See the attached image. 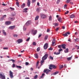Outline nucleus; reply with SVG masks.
Wrapping results in <instances>:
<instances>
[{"label": "nucleus", "mask_w": 79, "mask_h": 79, "mask_svg": "<svg viewBox=\"0 0 79 79\" xmlns=\"http://www.w3.org/2000/svg\"><path fill=\"white\" fill-rule=\"evenodd\" d=\"M48 55L47 54H45V55H44V56L42 58V60H41L40 61V63H41V66L42 65V64L44 62V60H45L47 58V57H48Z\"/></svg>", "instance_id": "1"}, {"label": "nucleus", "mask_w": 79, "mask_h": 79, "mask_svg": "<svg viewBox=\"0 0 79 79\" xmlns=\"http://www.w3.org/2000/svg\"><path fill=\"white\" fill-rule=\"evenodd\" d=\"M56 66L52 64H50L49 67V69H51V70L52 69V68H53V69H56Z\"/></svg>", "instance_id": "2"}, {"label": "nucleus", "mask_w": 79, "mask_h": 79, "mask_svg": "<svg viewBox=\"0 0 79 79\" xmlns=\"http://www.w3.org/2000/svg\"><path fill=\"white\" fill-rule=\"evenodd\" d=\"M43 72L44 73H46V74H48L49 73V72H51V70H49V69H46L44 70Z\"/></svg>", "instance_id": "3"}, {"label": "nucleus", "mask_w": 79, "mask_h": 79, "mask_svg": "<svg viewBox=\"0 0 79 79\" xmlns=\"http://www.w3.org/2000/svg\"><path fill=\"white\" fill-rule=\"evenodd\" d=\"M9 76L10 78H11L12 79L14 77V76H13V73L11 70L9 71Z\"/></svg>", "instance_id": "4"}, {"label": "nucleus", "mask_w": 79, "mask_h": 79, "mask_svg": "<svg viewBox=\"0 0 79 79\" xmlns=\"http://www.w3.org/2000/svg\"><path fill=\"white\" fill-rule=\"evenodd\" d=\"M31 21L28 20L26 23L25 25V26H28L30 25V24H31Z\"/></svg>", "instance_id": "5"}, {"label": "nucleus", "mask_w": 79, "mask_h": 79, "mask_svg": "<svg viewBox=\"0 0 79 79\" xmlns=\"http://www.w3.org/2000/svg\"><path fill=\"white\" fill-rule=\"evenodd\" d=\"M0 76L2 79H5V76L4 74H3L2 73H0Z\"/></svg>", "instance_id": "6"}, {"label": "nucleus", "mask_w": 79, "mask_h": 79, "mask_svg": "<svg viewBox=\"0 0 79 79\" xmlns=\"http://www.w3.org/2000/svg\"><path fill=\"white\" fill-rule=\"evenodd\" d=\"M52 45V46H55V45H56L55 44V39H53Z\"/></svg>", "instance_id": "7"}, {"label": "nucleus", "mask_w": 79, "mask_h": 79, "mask_svg": "<svg viewBox=\"0 0 79 79\" xmlns=\"http://www.w3.org/2000/svg\"><path fill=\"white\" fill-rule=\"evenodd\" d=\"M11 24V22L10 21H6L5 23V24L6 25H10Z\"/></svg>", "instance_id": "8"}, {"label": "nucleus", "mask_w": 79, "mask_h": 79, "mask_svg": "<svg viewBox=\"0 0 79 79\" xmlns=\"http://www.w3.org/2000/svg\"><path fill=\"white\" fill-rule=\"evenodd\" d=\"M47 15L44 14L41 15V17L42 19H44V18H47Z\"/></svg>", "instance_id": "9"}, {"label": "nucleus", "mask_w": 79, "mask_h": 79, "mask_svg": "<svg viewBox=\"0 0 79 79\" xmlns=\"http://www.w3.org/2000/svg\"><path fill=\"white\" fill-rule=\"evenodd\" d=\"M48 44L47 43L45 44L44 46V49L46 50V49H47V48H48Z\"/></svg>", "instance_id": "10"}, {"label": "nucleus", "mask_w": 79, "mask_h": 79, "mask_svg": "<svg viewBox=\"0 0 79 79\" xmlns=\"http://www.w3.org/2000/svg\"><path fill=\"white\" fill-rule=\"evenodd\" d=\"M30 5H31V1L30 0H28L27 2V5L28 7L30 6Z\"/></svg>", "instance_id": "11"}, {"label": "nucleus", "mask_w": 79, "mask_h": 79, "mask_svg": "<svg viewBox=\"0 0 79 79\" xmlns=\"http://www.w3.org/2000/svg\"><path fill=\"white\" fill-rule=\"evenodd\" d=\"M8 19L10 20V21H12L15 20V18L10 17L8 18Z\"/></svg>", "instance_id": "12"}, {"label": "nucleus", "mask_w": 79, "mask_h": 79, "mask_svg": "<svg viewBox=\"0 0 79 79\" xmlns=\"http://www.w3.org/2000/svg\"><path fill=\"white\" fill-rule=\"evenodd\" d=\"M15 26H10L9 27V29H15Z\"/></svg>", "instance_id": "13"}, {"label": "nucleus", "mask_w": 79, "mask_h": 79, "mask_svg": "<svg viewBox=\"0 0 79 79\" xmlns=\"http://www.w3.org/2000/svg\"><path fill=\"white\" fill-rule=\"evenodd\" d=\"M23 41V40L21 39H19L17 40V42H18V44H20V43H21Z\"/></svg>", "instance_id": "14"}, {"label": "nucleus", "mask_w": 79, "mask_h": 79, "mask_svg": "<svg viewBox=\"0 0 79 79\" xmlns=\"http://www.w3.org/2000/svg\"><path fill=\"white\" fill-rule=\"evenodd\" d=\"M62 48L63 49H66V45L62 44Z\"/></svg>", "instance_id": "15"}, {"label": "nucleus", "mask_w": 79, "mask_h": 79, "mask_svg": "<svg viewBox=\"0 0 79 79\" xmlns=\"http://www.w3.org/2000/svg\"><path fill=\"white\" fill-rule=\"evenodd\" d=\"M58 21L60 22V23H61L62 22V19L60 17H59L58 19Z\"/></svg>", "instance_id": "16"}, {"label": "nucleus", "mask_w": 79, "mask_h": 79, "mask_svg": "<svg viewBox=\"0 0 79 79\" xmlns=\"http://www.w3.org/2000/svg\"><path fill=\"white\" fill-rule=\"evenodd\" d=\"M75 17V16L74 14H72L70 15V18H74Z\"/></svg>", "instance_id": "17"}, {"label": "nucleus", "mask_w": 79, "mask_h": 79, "mask_svg": "<svg viewBox=\"0 0 79 79\" xmlns=\"http://www.w3.org/2000/svg\"><path fill=\"white\" fill-rule=\"evenodd\" d=\"M39 18V16L37 15L35 17V21H37V20H38Z\"/></svg>", "instance_id": "18"}, {"label": "nucleus", "mask_w": 79, "mask_h": 79, "mask_svg": "<svg viewBox=\"0 0 79 79\" xmlns=\"http://www.w3.org/2000/svg\"><path fill=\"white\" fill-rule=\"evenodd\" d=\"M25 6V4L23 3L22 5H21V8H24Z\"/></svg>", "instance_id": "19"}, {"label": "nucleus", "mask_w": 79, "mask_h": 79, "mask_svg": "<svg viewBox=\"0 0 79 79\" xmlns=\"http://www.w3.org/2000/svg\"><path fill=\"white\" fill-rule=\"evenodd\" d=\"M58 73H59V72L57 71L55 72V73H53V75H56V74H58Z\"/></svg>", "instance_id": "20"}, {"label": "nucleus", "mask_w": 79, "mask_h": 79, "mask_svg": "<svg viewBox=\"0 0 79 79\" xmlns=\"http://www.w3.org/2000/svg\"><path fill=\"white\" fill-rule=\"evenodd\" d=\"M2 33L4 35H6V32L5 31V30H2Z\"/></svg>", "instance_id": "21"}, {"label": "nucleus", "mask_w": 79, "mask_h": 79, "mask_svg": "<svg viewBox=\"0 0 79 79\" xmlns=\"http://www.w3.org/2000/svg\"><path fill=\"white\" fill-rule=\"evenodd\" d=\"M63 68V65H60L59 69H61L62 68Z\"/></svg>", "instance_id": "22"}, {"label": "nucleus", "mask_w": 79, "mask_h": 79, "mask_svg": "<svg viewBox=\"0 0 79 79\" xmlns=\"http://www.w3.org/2000/svg\"><path fill=\"white\" fill-rule=\"evenodd\" d=\"M35 56L36 58H39V57L38 56V54H35Z\"/></svg>", "instance_id": "23"}, {"label": "nucleus", "mask_w": 79, "mask_h": 79, "mask_svg": "<svg viewBox=\"0 0 79 79\" xmlns=\"http://www.w3.org/2000/svg\"><path fill=\"white\" fill-rule=\"evenodd\" d=\"M48 36L47 35H46L44 37V40H47V39H48Z\"/></svg>", "instance_id": "24"}, {"label": "nucleus", "mask_w": 79, "mask_h": 79, "mask_svg": "<svg viewBox=\"0 0 79 79\" xmlns=\"http://www.w3.org/2000/svg\"><path fill=\"white\" fill-rule=\"evenodd\" d=\"M37 33V31L35 30L34 31V32L33 33V35H34L35 34H36V33Z\"/></svg>", "instance_id": "25"}, {"label": "nucleus", "mask_w": 79, "mask_h": 79, "mask_svg": "<svg viewBox=\"0 0 79 79\" xmlns=\"http://www.w3.org/2000/svg\"><path fill=\"white\" fill-rule=\"evenodd\" d=\"M16 4L17 5V6L19 7V2H16Z\"/></svg>", "instance_id": "26"}, {"label": "nucleus", "mask_w": 79, "mask_h": 79, "mask_svg": "<svg viewBox=\"0 0 79 79\" xmlns=\"http://www.w3.org/2000/svg\"><path fill=\"white\" fill-rule=\"evenodd\" d=\"M71 58H72V56H71L70 57H68L67 58V60H68V61H69L71 59Z\"/></svg>", "instance_id": "27"}, {"label": "nucleus", "mask_w": 79, "mask_h": 79, "mask_svg": "<svg viewBox=\"0 0 79 79\" xmlns=\"http://www.w3.org/2000/svg\"><path fill=\"white\" fill-rule=\"evenodd\" d=\"M65 53H68V48H67L64 50Z\"/></svg>", "instance_id": "28"}, {"label": "nucleus", "mask_w": 79, "mask_h": 79, "mask_svg": "<svg viewBox=\"0 0 79 79\" xmlns=\"http://www.w3.org/2000/svg\"><path fill=\"white\" fill-rule=\"evenodd\" d=\"M18 36V35L17 34H15L14 35V37H17Z\"/></svg>", "instance_id": "29"}, {"label": "nucleus", "mask_w": 79, "mask_h": 79, "mask_svg": "<svg viewBox=\"0 0 79 79\" xmlns=\"http://www.w3.org/2000/svg\"><path fill=\"white\" fill-rule=\"evenodd\" d=\"M52 16H49V21H52Z\"/></svg>", "instance_id": "30"}, {"label": "nucleus", "mask_w": 79, "mask_h": 79, "mask_svg": "<svg viewBox=\"0 0 79 79\" xmlns=\"http://www.w3.org/2000/svg\"><path fill=\"white\" fill-rule=\"evenodd\" d=\"M63 35H64V37H67V36H68V34L66 33L63 34Z\"/></svg>", "instance_id": "31"}, {"label": "nucleus", "mask_w": 79, "mask_h": 79, "mask_svg": "<svg viewBox=\"0 0 79 79\" xmlns=\"http://www.w3.org/2000/svg\"><path fill=\"white\" fill-rule=\"evenodd\" d=\"M26 25H24L23 26V31H26Z\"/></svg>", "instance_id": "32"}, {"label": "nucleus", "mask_w": 79, "mask_h": 79, "mask_svg": "<svg viewBox=\"0 0 79 79\" xmlns=\"http://www.w3.org/2000/svg\"><path fill=\"white\" fill-rule=\"evenodd\" d=\"M16 68H19L20 69H21L22 67H21V66H18V65H16Z\"/></svg>", "instance_id": "33"}, {"label": "nucleus", "mask_w": 79, "mask_h": 79, "mask_svg": "<svg viewBox=\"0 0 79 79\" xmlns=\"http://www.w3.org/2000/svg\"><path fill=\"white\" fill-rule=\"evenodd\" d=\"M38 77V75H35L34 77V79H36Z\"/></svg>", "instance_id": "34"}, {"label": "nucleus", "mask_w": 79, "mask_h": 79, "mask_svg": "<svg viewBox=\"0 0 79 79\" xmlns=\"http://www.w3.org/2000/svg\"><path fill=\"white\" fill-rule=\"evenodd\" d=\"M10 61H12V62L13 63H15V60H13V59H10Z\"/></svg>", "instance_id": "35"}, {"label": "nucleus", "mask_w": 79, "mask_h": 79, "mask_svg": "<svg viewBox=\"0 0 79 79\" xmlns=\"http://www.w3.org/2000/svg\"><path fill=\"white\" fill-rule=\"evenodd\" d=\"M49 59H51V60H53V57L51 56H49Z\"/></svg>", "instance_id": "36"}, {"label": "nucleus", "mask_w": 79, "mask_h": 79, "mask_svg": "<svg viewBox=\"0 0 79 79\" xmlns=\"http://www.w3.org/2000/svg\"><path fill=\"white\" fill-rule=\"evenodd\" d=\"M58 47L59 48H62V44L61 45H59L58 46Z\"/></svg>", "instance_id": "37"}, {"label": "nucleus", "mask_w": 79, "mask_h": 79, "mask_svg": "<svg viewBox=\"0 0 79 79\" xmlns=\"http://www.w3.org/2000/svg\"><path fill=\"white\" fill-rule=\"evenodd\" d=\"M2 17L4 19L6 17V15H4L2 16Z\"/></svg>", "instance_id": "38"}, {"label": "nucleus", "mask_w": 79, "mask_h": 79, "mask_svg": "<svg viewBox=\"0 0 79 79\" xmlns=\"http://www.w3.org/2000/svg\"><path fill=\"white\" fill-rule=\"evenodd\" d=\"M45 75V73H43L42 75V76L40 77V78H42Z\"/></svg>", "instance_id": "39"}, {"label": "nucleus", "mask_w": 79, "mask_h": 79, "mask_svg": "<svg viewBox=\"0 0 79 79\" xmlns=\"http://www.w3.org/2000/svg\"><path fill=\"white\" fill-rule=\"evenodd\" d=\"M29 40H30V37H28L26 41L27 42H28V41H29Z\"/></svg>", "instance_id": "40"}, {"label": "nucleus", "mask_w": 79, "mask_h": 79, "mask_svg": "<svg viewBox=\"0 0 79 79\" xmlns=\"http://www.w3.org/2000/svg\"><path fill=\"white\" fill-rule=\"evenodd\" d=\"M39 51H40V48L38 47L37 49V51L39 52Z\"/></svg>", "instance_id": "41"}, {"label": "nucleus", "mask_w": 79, "mask_h": 79, "mask_svg": "<svg viewBox=\"0 0 79 79\" xmlns=\"http://www.w3.org/2000/svg\"><path fill=\"white\" fill-rule=\"evenodd\" d=\"M3 19H4L2 17L1 18V19H0V21H3Z\"/></svg>", "instance_id": "42"}, {"label": "nucleus", "mask_w": 79, "mask_h": 79, "mask_svg": "<svg viewBox=\"0 0 79 79\" xmlns=\"http://www.w3.org/2000/svg\"><path fill=\"white\" fill-rule=\"evenodd\" d=\"M66 6H67V5L65 4L64 6V7L65 9H66Z\"/></svg>", "instance_id": "43"}, {"label": "nucleus", "mask_w": 79, "mask_h": 79, "mask_svg": "<svg viewBox=\"0 0 79 79\" xmlns=\"http://www.w3.org/2000/svg\"><path fill=\"white\" fill-rule=\"evenodd\" d=\"M70 1H71V0H67V1L66 2V3H69Z\"/></svg>", "instance_id": "44"}, {"label": "nucleus", "mask_w": 79, "mask_h": 79, "mask_svg": "<svg viewBox=\"0 0 79 79\" xmlns=\"http://www.w3.org/2000/svg\"><path fill=\"white\" fill-rule=\"evenodd\" d=\"M33 45H36V43H35V42H34L33 43Z\"/></svg>", "instance_id": "45"}, {"label": "nucleus", "mask_w": 79, "mask_h": 79, "mask_svg": "<svg viewBox=\"0 0 79 79\" xmlns=\"http://www.w3.org/2000/svg\"><path fill=\"white\" fill-rule=\"evenodd\" d=\"M78 41H79V39L77 38L75 40V42H78Z\"/></svg>", "instance_id": "46"}, {"label": "nucleus", "mask_w": 79, "mask_h": 79, "mask_svg": "<svg viewBox=\"0 0 79 79\" xmlns=\"http://www.w3.org/2000/svg\"><path fill=\"white\" fill-rule=\"evenodd\" d=\"M10 9H11V10H15V8L11 7H10Z\"/></svg>", "instance_id": "47"}, {"label": "nucleus", "mask_w": 79, "mask_h": 79, "mask_svg": "<svg viewBox=\"0 0 79 79\" xmlns=\"http://www.w3.org/2000/svg\"><path fill=\"white\" fill-rule=\"evenodd\" d=\"M60 0H57V4H59V3H60Z\"/></svg>", "instance_id": "48"}, {"label": "nucleus", "mask_w": 79, "mask_h": 79, "mask_svg": "<svg viewBox=\"0 0 79 79\" xmlns=\"http://www.w3.org/2000/svg\"><path fill=\"white\" fill-rule=\"evenodd\" d=\"M39 63V61L37 62V64H36V65L37 68V66H38V64Z\"/></svg>", "instance_id": "49"}, {"label": "nucleus", "mask_w": 79, "mask_h": 79, "mask_svg": "<svg viewBox=\"0 0 79 79\" xmlns=\"http://www.w3.org/2000/svg\"><path fill=\"white\" fill-rule=\"evenodd\" d=\"M63 50V49L61 48H60L59 50V52H61Z\"/></svg>", "instance_id": "50"}, {"label": "nucleus", "mask_w": 79, "mask_h": 79, "mask_svg": "<svg viewBox=\"0 0 79 79\" xmlns=\"http://www.w3.org/2000/svg\"><path fill=\"white\" fill-rule=\"evenodd\" d=\"M36 11H37L38 12H39V11H40V9H39V8H37L36 9Z\"/></svg>", "instance_id": "51"}, {"label": "nucleus", "mask_w": 79, "mask_h": 79, "mask_svg": "<svg viewBox=\"0 0 79 79\" xmlns=\"http://www.w3.org/2000/svg\"><path fill=\"white\" fill-rule=\"evenodd\" d=\"M25 64H26V66H27V65H28V64H29V63L28 62H26L25 63Z\"/></svg>", "instance_id": "52"}, {"label": "nucleus", "mask_w": 79, "mask_h": 79, "mask_svg": "<svg viewBox=\"0 0 79 79\" xmlns=\"http://www.w3.org/2000/svg\"><path fill=\"white\" fill-rule=\"evenodd\" d=\"M69 13V11H67L66 12H65V15H67V14H68Z\"/></svg>", "instance_id": "53"}, {"label": "nucleus", "mask_w": 79, "mask_h": 79, "mask_svg": "<svg viewBox=\"0 0 79 79\" xmlns=\"http://www.w3.org/2000/svg\"><path fill=\"white\" fill-rule=\"evenodd\" d=\"M3 49H6V50H8V48H3Z\"/></svg>", "instance_id": "54"}, {"label": "nucleus", "mask_w": 79, "mask_h": 79, "mask_svg": "<svg viewBox=\"0 0 79 79\" xmlns=\"http://www.w3.org/2000/svg\"><path fill=\"white\" fill-rule=\"evenodd\" d=\"M54 24L55 26H58V23H56L55 24Z\"/></svg>", "instance_id": "55"}, {"label": "nucleus", "mask_w": 79, "mask_h": 79, "mask_svg": "<svg viewBox=\"0 0 79 79\" xmlns=\"http://www.w3.org/2000/svg\"><path fill=\"white\" fill-rule=\"evenodd\" d=\"M15 64H13L12 68H15Z\"/></svg>", "instance_id": "56"}, {"label": "nucleus", "mask_w": 79, "mask_h": 79, "mask_svg": "<svg viewBox=\"0 0 79 79\" xmlns=\"http://www.w3.org/2000/svg\"><path fill=\"white\" fill-rule=\"evenodd\" d=\"M49 50H53V48H49Z\"/></svg>", "instance_id": "57"}, {"label": "nucleus", "mask_w": 79, "mask_h": 79, "mask_svg": "<svg viewBox=\"0 0 79 79\" xmlns=\"http://www.w3.org/2000/svg\"><path fill=\"white\" fill-rule=\"evenodd\" d=\"M35 1H36V0H32V3H34Z\"/></svg>", "instance_id": "58"}, {"label": "nucleus", "mask_w": 79, "mask_h": 79, "mask_svg": "<svg viewBox=\"0 0 79 79\" xmlns=\"http://www.w3.org/2000/svg\"><path fill=\"white\" fill-rule=\"evenodd\" d=\"M59 29V28H58V27L56 29V31H58Z\"/></svg>", "instance_id": "59"}, {"label": "nucleus", "mask_w": 79, "mask_h": 79, "mask_svg": "<svg viewBox=\"0 0 79 79\" xmlns=\"http://www.w3.org/2000/svg\"><path fill=\"white\" fill-rule=\"evenodd\" d=\"M42 36V34H40L39 35L38 38H39V37H40Z\"/></svg>", "instance_id": "60"}, {"label": "nucleus", "mask_w": 79, "mask_h": 79, "mask_svg": "<svg viewBox=\"0 0 79 79\" xmlns=\"http://www.w3.org/2000/svg\"><path fill=\"white\" fill-rule=\"evenodd\" d=\"M50 30L49 29H47V32H49V31H50Z\"/></svg>", "instance_id": "61"}, {"label": "nucleus", "mask_w": 79, "mask_h": 79, "mask_svg": "<svg viewBox=\"0 0 79 79\" xmlns=\"http://www.w3.org/2000/svg\"><path fill=\"white\" fill-rule=\"evenodd\" d=\"M59 54H60V52H57V55H59Z\"/></svg>", "instance_id": "62"}, {"label": "nucleus", "mask_w": 79, "mask_h": 79, "mask_svg": "<svg viewBox=\"0 0 79 79\" xmlns=\"http://www.w3.org/2000/svg\"><path fill=\"white\" fill-rule=\"evenodd\" d=\"M66 33L67 34H69V35L70 34V33H69V32H67Z\"/></svg>", "instance_id": "63"}, {"label": "nucleus", "mask_w": 79, "mask_h": 79, "mask_svg": "<svg viewBox=\"0 0 79 79\" xmlns=\"http://www.w3.org/2000/svg\"><path fill=\"white\" fill-rule=\"evenodd\" d=\"M25 79H29V77H26Z\"/></svg>", "instance_id": "64"}]
</instances>
